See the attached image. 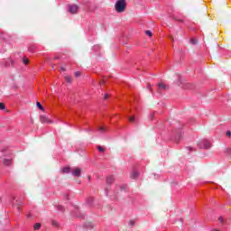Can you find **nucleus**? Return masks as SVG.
Here are the masks:
<instances>
[{
	"label": "nucleus",
	"mask_w": 231,
	"mask_h": 231,
	"mask_svg": "<svg viewBox=\"0 0 231 231\" xmlns=\"http://www.w3.org/2000/svg\"><path fill=\"white\" fill-rule=\"evenodd\" d=\"M125 0H117L115 5L116 12H117V14L125 12Z\"/></svg>",
	"instance_id": "1"
},
{
	"label": "nucleus",
	"mask_w": 231,
	"mask_h": 231,
	"mask_svg": "<svg viewBox=\"0 0 231 231\" xmlns=\"http://www.w3.org/2000/svg\"><path fill=\"white\" fill-rule=\"evenodd\" d=\"M199 149H210L211 144L208 140H202L198 143Z\"/></svg>",
	"instance_id": "2"
},
{
	"label": "nucleus",
	"mask_w": 231,
	"mask_h": 231,
	"mask_svg": "<svg viewBox=\"0 0 231 231\" xmlns=\"http://www.w3.org/2000/svg\"><path fill=\"white\" fill-rule=\"evenodd\" d=\"M79 5H68V12L69 14H77L79 12Z\"/></svg>",
	"instance_id": "3"
},
{
	"label": "nucleus",
	"mask_w": 231,
	"mask_h": 231,
	"mask_svg": "<svg viewBox=\"0 0 231 231\" xmlns=\"http://www.w3.org/2000/svg\"><path fill=\"white\" fill-rule=\"evenodd\" d=\"M1 64H2V66H5V68H8V66L14 65V60L9 58V59L2 61Z\"/></svg>",
	"instance_id": "4"
},
{
	"label": "nucleus",
	"mask_w": 231,
	"mask_h": 231,
	"mask_svg": "<svg viewBox=\"0 0 231 231\" xmlns=\"http://www.w3.org/2000/svg\"><path fill=\"white\" fill-rule=\"evenodd\" d=\"M40 120H41L42 124H51V121L50 119H48V117L46 116H41Z\"/></svg>",
	"instance_id": "5"
},
{
	"label": "nucleus",
	"mask_w": 231,
	"mask_h": 231,
	"mask_svg": "<svg viewBox=\"0 0 231 231\" xmlns=\"http://www.w3.org/2000/svg\"><path fill=\"white\" fill-rule=\"evenodd\" d=\"M113 183H115V176L110 175L106 177V185H113Z\"/></svg>",
	"instance_id": "6"
},
{
	"label": "nucleus",
	"mask_w": 231,
	"mask_h": 231,
	"mask_svg": "<svg viewBox=\"0 0 231 231\" xmlns=\"http://www.w3.org/2000/svg\"><path fill=\"white\" fill-rule=\"evenodd\" d=\"M2 162L6 167H10V165H12V159L4 158L2 159Z\"/></svg>",
	"instance_id": "7"
},
{
	"label": "nucleus",
	"mask_w": 231,
	"mask_h": 231,
	"mask_svg": "<svg viewBox=\"0 0 231 231\" xmlns=\"http://www.w3.org/2000/svg\"><path fill=\"white\" fill-rule=\"evenodd\" d=\"M80 169L79 168H76L73 171H72V175L76 176L77 178H79L80 176Z\"/></svg>",
	"instance_id": "8"
},
{
	"label": "nucleus",
	"mask_w": 231,
	"mask_h": 231,
	"mask_svg": "<svg viewBox=\"0 0 231 231\" xmlns=\"http://www.w3.org/2000/svg\"><path fill=\"white\" fill-rule=\"evenodd\" d=\"M61 171L63 174H69V172H71V169L69 167H64Z\"/></svg>",
	"instance_id": "9"
},
{
	"label": "nucleus",
	"mask_w": 231,
	"mask_h": 231,
	"mask_svg": "<svg viewBox=\"0 0 231 231\" xmlns=\"http://www.w3.org/2000/svg\"><path fill=\"white\" fill-rule=\"evenodd\" d=\"M138 176H139L138 171H134V172H132L130 178H132V180H136V178H138Z\"/></svg>",
	"instance_id": "10"
},
{
	"label": "nucleus",
	"mask_w": 231,
	"mask_h": 231,
	"mask_svg": "<svg viewBox=\"0 0 231 231\" xmlns=\"http://www.w3.org/2000/svg\"><path fill=\"white\" fill-rule=\"evenodd\" d=\"M158 88L159 89H167V86L163 83H159Z\"/></svg>",
	"instance_id": "11"
},
{
	"label": "nucleus",
	"mask_w": 231,
	"mask_h": 231,
	"mask_svg": "<svg viewBox=\"0 0 231 231\" xmlns=\"http://www.w3.org/2000/svg\"><path fill=\"white\" fill-rule=\"evenodd\" d=\"M94 199L93 197H89L87 199L88 205H93Z\"/></svg>",
	"instance_id": "12"
},
{
	"label": "nucleus",
	"mask_w": 231,
	"mask_h": 231,
	"mask_svg": "<svg viewBox=\"0 0 231 231\" xmlns=\"http://www.w3.org/2000/svg\"><path fill=\"white\" fill-rule=\"evenodd\" d=\"M86 226H87V228L91 230L92 228H94L95 226L93 225V223L88 222V223L86 224Z\"/></svg>",
	"instance_id": "13"
},
{
	"label": "nucleus",
	"mask_w": 231,
	"mask_h": 231,
	"mask_svg": "<svg viewBox=\"0 0 231 231\" xmlns=\"http://www.w3.org/2000/svg\"><path fill=\"white\" fill-rule=\"evenodd\" d=\"M36 106H37L38 108L41 109V111H44V106H42V105L41 104V102H37V103H36Z\"/></svg>",
	"instance_id": "14"
},
{
	"label": "nucleus",
	"mask_w": 231,
	"mask_h": 231,
	"mask_svg": "<svg viewBox=\"0 0 231 231\" xmlns=\"http://www.w3.org/2000/svg\"><path fill=\"white\" fill-rule=\"evenodd\" d=\"M29 51H31V53H33V51H35V45H31L29 46Z\"/></svg>",
	"instance_id": "15"
},
{
	"label": "nucleus",
	"mask_w": 231,
	"mask_h": 231,
	"mask_svg": "<svg viewBox=\"0 0 231 231\" xmlns=\"http://www.w3.org/2000/svg\"><path fill=\"white\" fill-rule=\"evenodd\" d=\"M34 230H41V223H36L34 225Z\"/></svg>",
	"instance_id": "16"
},
{
	"label": "nucleus",
	"mask_w": 231,
	"mask_h": 231,
	"mask_svg": "<svg viewBox=\"0 0 231 231\" xmlns=\"http://www.w3.org/2000/svg\"><path fill=\"white\" fill-rule=\"evenodd\" d=\"M65 81L68 82L69 84H70L71 82V78L69 76H66L65 77Z\"/></svg>",
	"instance_id": "17"
},
{
	"label": "nucleus",
	"mask_w": 231,
	"mask_h": 231,
	"mask_svg": "<svg viewBox=\"0 0 231 231\" xmlns=\"http://www.w3.org/2000/svg\"><path fill=\"white\" fill-rule=\"evenodd\" d=\"M145 34L148 35V37H152V32L149 30L145 31Z\"/></svg>",
	"instance_id": "18"
},
{
	"label": "nucleus",
	"mask_w": 231,
	"mask_h": 231,
	"mask_svg": "<svg viewBox=\"0 0 231 231\" xmlns=\"http://www.w3.org/2000/svg\"><path fill=\"white\" fill-rule=\"evenodd\" d=\"M118 189H120V190H125V189H127V186L126 185H121L118 187Z\"/></svg>",
	"instance_id": "19"
},
{
	"label": "nucleus",
	"mask_w": 231,
	"mask_h": 231,
	"mask_svg": "<svg viewBox=\"0 0 231 231\" xmlns=\"http://www.w3.org/2000/svg\"><path fill=\"white\" fill-rule=\"evenodd\" d=\"M57 209H58L60 212H64V207H62V206H58V207H57Z\"/></svg>",
	"instance_id": "20"
},
{
	"label": "nucleus",
	"mask_w": 231,
	"mask_h": 231,
	"mask_svg": "<svg viewBox=\"0 0 231 231\" xmlns=\"http://www.w3.org/2000/svg\"><path fill=\"white\" fill-rule=\"evenodd\" d=\"M52 226H59V223L56 220L51 221Z\"/></svg>",
	"instance_id": "21"
},
{
	"label": "nucleus",
	"mask_w": 231,
	"mask_h": 231,
	"mask_svg": "<svg viewBox=\"0 0 231 231\" xmlns=\"http://www.w3.org/2000/svg\"><path fill=\"white\" fill-rule=\"evenodd\" d=\"M105 196H109V188H105Z\"/></svg>",
	"instance_id": "22"
},
{
	"label": "nucleus",
	"mask_w": 231,
	"mask_h": 231,
	"mask_svg": "<svg viewBox=\"0 0 231 231\" xmlns=\"http://www.w3.org/2000/svg\"><path fill=\"white\" fill-rule=\"evenodd\" d=\"M97 151H99V152H104V147L102 146H97Z\"/></svg>",
	"instance_id": "23"
},
{
	"label": "nucleus",
	"mask_w": 231,
	"mask_h": 231,
	"mask_svg": "<svg viewBox=\"0 0 231 231\" xmlns=\"http://www.w3.org/2000/svg\"><path fill=\"white\" fill-rule=\"evenodd\" d=\"M190 42H191V44H198V40H196V39H191V40H190Z\"/></svg>",
	"instance_id": "24"
},
{
	"label": "nucleus",
	"mask_w": 231,
	"mask_h": 231,
	"mask_svg": "<svg viewBox=\"0 0 231 231\" xmlns=\"http://www.w3.org/2000/svg\"><path fill=\"white\" fill-rule=\"evenodd\" d=\"M23 64H25V65L28 64V58L23 57Z\"/></svg>",
	"instance_id": "25"
},
{
	"label": "nucleus",
	"mask_w": 231,
	"mask_h": 231,
	"mask_svg": "<svg viewBox=\"0 0 231 231\" xmlns=\"http://www.w3.org/2000/svg\"><path fill=\"white\" fill-rule=\"evenodd\" d=\"M98 131L99 133H106V129L104 127H100Z\"/></svg>",
	"instance_id": "26"
},
{
	"label": "nucleus",
	"mask_w": 231,
	"mask_h": 231,
	"mask_svg": "<svg viewBox=\"0 0 231 231\" xmlns=\"http://www.w3.org/2000/svg\"><path fill=\"white\" fill-rule=\"evenodd\" d=\"M5 108H6V106H5V105L3 103H0V109L4 110Z\"/></svg>",
	"instance_id": "27"
},
{
	"label": "nucleus",
	"mask_w": 231,
	"mask_h": 231,
	"mask_svg": "<svg viewBox=\"0 0 231 231\" xmlns=\"http://www.w3.org/2000/svg\"><path fill=\"white\" fill-rule=\"evenodd\" d=\"M80 76V71H76L75 72V77L79 78Z\"/></svg>",
	"instance_id": "28"
},
{
	"label": "nucleus",
	"mask_w": 231,
	"mask_h": 231,
	"mask_svg": "<svg viewBox=\"0 0 231 231\" xmlns=\"http://www.w3.org/2000/svg\"><path fill=\"white\" fill-rule=\"evenodd\" d=\"M76 217H84V215H82V214H77V215H76Z\"/></svg>",
	"instance_id": "29"
},
{
	"label": "nucleus",
	"mask_w": 231,
	"mask_h": 231,
	"mask_svg": "<svg viewBox=\"0 0 231 231\" xmlns=\"http://www.w3.org/2000/svg\"><path fill=\"white\" fill-rule=\"evenodd\" d=\"M130 122H134V116L129 117Z\"/></svg>",
	"instance_id": "30"
},
{
	"label": "nucleus",
	"mask_w": 231,
	"mask_h": 231,
	"mask_svg": "<svg viewBox=\"0 0 231 231\" xmlns=\"http://www.w3.org/2000/svg\"><path fill=\"white\" fill-rule=\"evenodd\" d=\"M226 136H231V132H230V131H227V132L226 133Z\"/></svg>",
	"instance_id": "31"
},
{
	"label": "nucleus",
	"mask_w": 231,
	"mask_h": 231,
	"mask_svg": "<svg viewBox=\"0 0 231 231\" xmlns=\"http://www.w3.org/2000/svg\"><path fill=\"white\" fill-rule=\"evenodd\" d=\"M129 225H131L132 226H134V220H130Z\"/></svg>",
	"instance_id": "32"
},
{
	"label": "nucleus",
	"mask_w": 231,
	"mask_h": 231,
	"mask_svg": "<svg viewBox=\"0 0 231 231\" xmlns=\"http://www.w3.org/2000/svg\"><path fill=\"white\" fill-rule=\"evenodd\" d=\"M176 21H179L180 23H183V19H178V18H175Z\"/></svg>",
	"instance_id": "33"
},
{
	"label": "nucleus",
	"mask_w": 231,
	"mask_h": 231,
	"mask_svg": "<svg viewBox=\"0 0 231 231\" xmlns=\"http://www.w3.org/2000/svg\"><path fill=\"white\" fill-rule=\"evenodd\" d=\"M150 118H151V120H152V118H154V114H151Z\"/></svg>",
	"instance_id": "34"
},
{
	"label": "nucleus",
	"mask_w": 231,
	"mask_h": 231,
	"mask_svg": "<svg viewBox=\"0 0 231 231\" xmlns=\"http://www.w3.org/2000/svg\"><path fill=\"white\" fill-rule=\"evenodd\" d=\"M218 221H220V223H223V217H220L218 218Z\"/></svg>",
	"instance_id": "35"
},
{
	"label": "nucleus",
	"mask_w": 231,
	"mask_h": 231,
	"mask_svg": "<svg viewBox=\"0 0 231 231\" xmlns=\"http://www.w3.org/2000/svg\"><path fill=\"white\" fill-rule=\"evenodd\" d=\"M179 86L181 84V77H179Z\"/></svg>",
	"instance_id": "36"
},
{
	"label": "nucleus",
	"mask_w": 231,
	"mask_h": 231,
	"mask_svg": "<svg viewBox=\"0 0 231 231\" xmlns=\"http://www.w3.org/2000/svg\"><path fill=\"white\" fill-rule=\"evenodd\" d=\"M108 97H109V96H108L107 94H106V95H105V100H107Z\"/></svg>",
	"instance_id": "37"
},
{
	"label": "nucleus",
	"mask_w": 231,
	"mask_h": 231,
	"mask_svg": "<svg viewBox=\"0 0 231 231\" xmlns=\"http://www.w3.org/2000/svg\"><path fill=\"white\" fill-rule=\"evenodd\" d=\"M188 151H192V147L189 146L187 147Z\"/></svg>",
	"instance_id": "38"
},
{
	"label": "nucleus",
	"mask_w": 231,
	"mask_h": 231,
	"mask_svg": "<svg viewBox=\"0 0 231 231\" xmlns=\"http://www.w3.org/2000/svg\"><path fill=\"white\" fill-rule=\"evenodd\" d=\"M147 89H151V84L147 85Z\"/></svg>",
	"instance_id": "39"
},
{
	"label": "nucleus",
	"mask_w": 231,
	"mask_h": 231,
	"mask_svg": "<svg viewBox=\"0 0 231 231\" xmlns=\"http://www.w3.org/2000/svg\"><path fill=\"white\" fill-rule=\"evenodd\" d=\"M230 151H231V148H227V152H230Z\"/></svg>",
	"instance_id": "40"
},
{
	"label": "nucleus",
	"mask_w": 231,
	"mask_h": 231,
	"mask_svg": "<svg viewBox=\"0 0 231 231\" xmlns=\"http://www.w3.org/2000/svg\"><path fill=\"white\" fill-rule=\"evenodd\" d=\"M66 199H69V196H68V195L66 196Z\"/></svg>",
	"instance_id": "41"
},
{
	"label": "nucleus",
	"mask_w": 231,
	"mask_h": 231,
	"mask_svg": "<svg viewBox=\"0 0 231 231\" xmlns=\"http://www.w3.org/2000/svg\"><path fill=\"white\" fill-rule=\"evenodd\" d=\"M18 205H23V202H19Z\"/></svg>",
	"instance_id": "42"
},
{
	"label": "nucleus",
	"mask_w": 231,
	"mask_h": 231,
	"mask_svg": "<svg viewBox=\"0 0 231 231\" xmlns=\"http://www.w3.org/2000/svg\"><path fill=\"white\" fill-rule=\"evenodd\" d=\"M94 48H99V46H98V45H97V46H95Z\"/></svg>",
	"instance_id": "43"
},
{
	"label": "nucleus",
	"mask_w": 231,
	"mask_h": 231,
	"mask_svg": "<svg viewBox=\"0 0 231 231\" xmlns=\"http://www.w3.org/2000/svg\"><path fill=\"white\" fill-rule=\"evenodd\" d=\"M62 71H66V69L64 68H62Z\"/></svg>",
	"instance_id": "44"
},
{
	"label": "nucleus",
	"mask_w": 231,
	"mask_h": 231,
	"mask_svg": "<svg viewBox=\"0 0 231 231\" xmlns=\"http://www.w3.org/2000/svg\"><path fill=\"white\" fill-rule=\"evenodd\" d=\"M214 231H219V230H214Z\"/></svg>",
	"instance_id": "45"
}]
</instances>
